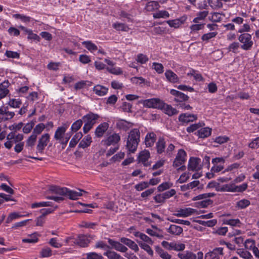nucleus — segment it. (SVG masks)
I'll use <instances>...</instances> for the list:
<instances>
[{"label":"nucleus","mask_w":259,"mask_h":259,"mask_svg":"<svg viewBox=\"0 0 259 259\" xmlns=\"http://www.w3.org/2000/svg\"><path fill=\"white\" fill-rule=\"evenodd\" d=\"M170 93L175 97L174 100L177 102H185L189 99V97L187 95L176 90H171Z\"/></svg>","instance_id":"6e6552de"},{"label":"nucleus","mask_w":259,"mask_h":259,"mask_svg":"<svg viewBox=\"0 0 259 259\" xmlns=\"http://www.w3.org/2000/svg\"><path fill=\"white\" fill-rule=\"evenodd\" d=\"M99 118V116L98 114L93 113H89L82 117V122L84 123L83 130L85 134H87L91 130L95 124L96 120Z\"/></svg>","instance_id":"f03ea898"},{"label":"nucleus","mask_w":259,"mask_h":259,"mask_svg":"<svg viewBox=\"0 0 259 259\" xmlns=\"http://www.w3.org/2000/svg\"><path fill=\"white\" fill-rule=\"evenodd\" d=\"M149 157L150 152L148 150H145L140 153L138 158L139 161L142 162L144 166H148L150 165V163L147 162Z\"/></svg>","instance_id":"aec40b11"},{"label":"nucleus","mask_w":259,"mask_h":259,"mask_svg":"<svg viewBox=\"0 0 259 259\" xmlns=\"http://www.w3.org/2000/svg\"><path fill=\"white\" fill-rule=\"evenodd\" d=\"M198 132L199 138H205L210 135L211 129L209 127H204L199 130Z\"/></svg>","instance_id":"72a5a7b5"},{"label":"nucleus","mask_w":259,"mask_h":259,"mask_svg":"<svg viewBox=\"0 0 259 259\" xmlns=\"http://www.w3.org/2000/svg\"><path fill=\"white\" fill-rule=\"evenodd\" d=\"M109 127V124L107 122H103L101 123L96 128L95 134L96 137L98 138L102 137L105 132Z\"/></svg>","instance_id":"f3484780"},{"label":"nucleus","mask_w":259,"mask_h":259,"mask_svg":"<svg viewBox=\"0 0 259 259\" xmlns=\"http://www.w3.org/2000/svg\"><path fill=\"white\" fill-rule=\"evenodd\" d=\"M234 184H226L221 187V190H222V192H234Z\"/></svg>","instance_id":"de8ad7c7"},{"label":"nucleus","mask_w":259,"mask_h":259,"mask_svg":"<svg viewBox=\"0 0 259 259\" xmlns=\"http://www.w3.org/2000/svg\"><path fill=\"white\" fill-rule=\"evenodd\" d=\"M154 18H166L169 17V13L166 11H159L153 14V15Z\"/></svg>","instance_id":"ea45409f"},{"label":"nucleus","mask_w":259,"mask_h":259,"mask_svg":"<svg viewBox=\"0 0 259 259\" xmlns=\"http://www.w3.org/2000/svg\"><path fill=\"white\" fill-rule=\"evenodd\" d=\"M208 11H204L199 12L197 14V17L193 20V22L197 23H199V20H204L208 15Z\"/></svg>","instance_id":"79ce46f5"},{"label":"nucleus","mask_w":259,"mask_h":259,"mask_svg":"<svg viewBox=\"0 0 259 259\" xmlns=\"http://www.w3.org/2000/svg\"><path fill=\"white\" fill-rule=\"evenodd\" d=\"M200 159L196 157H191L189 161L188 169L189 170H198L201 168Z\"/></svg>","instance_id":"1a4fd4ad"},{"label":"nucleus","mask_w":259,"mask_h":259,"mask_svg":"<svg viewBox=\"0 0 259 259\" xmlns=\"http://www.w3.org/2000/svg\"><path fill=\"white\" fill-rule=\"evenodd\" d=\"M245 247L247 249H252L254 255L259 258V250L255 246V242L253 240L247 239L245 242Z\"/></svg>","instance_id":"dca6fc26"},{"label":"nucleus","mask_w":259,"mask_h":259,"mask_svg":"<svg viewBox=\"0 0 259 259\" xmlns=\"http://www.w3.org/2000/svg\"><path fill=\"white\" fill-rule=\"evenodd\" d=\"M156 140V135L153 132L148 133L145 138V143L146 147H152Z\"/></svg>","instance_id":"412c9836"},{"label":"nucleus","mask_w":259,"mask_h":259,"mask_svg":"<svg viewBox=\"0 0 259 259\" xmlns=\"http://www.w3.org/2000/svg\"><path fill=\"white\" fill-rule=\"evenodd\" d=\"M159 7V3L156 1H150L148 2L146 6L147 11L151 12L157 10Z\"/></svg>","instance_id":"f704fd0d"},{"label":"nucleus","mask_w":259,"mask_h":259,"mask_svg":"<svg viewBox=\"0 0 259 259\" xmlns=\"http://www.w3.org/2000/svg\"><path fill=\"white\" fill-rule=\"evenodd\" d=\"M186 152L183 149H180L178 151L176 157L173 162V166L177 167L183 165L186 161Z\"/></svg>","instance_id":"0eeeda50"},{"label":"nucleus","mask_w":259,"mask_h":259,"mask_svg":"<svg viewBox=\"0 0 259 259\" xmlns=\"http://www.w3.org/2000/svg\"><path fill=\"white\" fill-rule=\"evenodd\" d=\"M82 123L83 122L82 119H78L76 120L72 124L71 126L72 131L74 132L78 131L81 126Z\"/></svg>","instance_id":"603ef678"},{"label":"nucleus","mask_w":259,"mask_h":259,"mask_svg":"<svg viewBox=\"0 0 259 259\" xmlns=\"http://www.w3.org/2000/svg\"><path fill=\"white\" fill-rule=\"evenodd\" d=\"M82 44L91 52L96 51L98 49L97 46L91 41H84Z\"/></svg>","instance_id":"37998d69"},{"label":"nucleus","mask_w":259,"mask_h":259,"mask_svg":"<svg viewBox=\"0 0 259 259\" xmlns=\"http://www.w3.org/2000/svg\"><path fill=\"white\" fill-rule=\"evenodd\" d=\"M116 127L119 130H122L124 131L128 130L132 126L133 124L123 119H119L117 120Z\"/></svg>","instance_id":"4be33fe9"},{"label":"nucleus","mask_w":259,"mask_h":259,"mask_svg":"<svg viewBox=\"0 0 259 259\" xmlns=\"http://www.w3.org/2000/svg\"><path fill=\"white\" fill-rule=\"evenodd\" d=\"M223 248L218 247L214 249L212 251L207 252L205 255V259H219L220 255H223Z\"/></svg>","instance_id":"9d476101"},{"label":"nucleus","mask_w":259,"mask_h":259,"mask_svg":"<svg viewBox=\"0 0 259 259\" xmlns=\"http://www.w3.org/2000/svg\"><path fill=\"white\" fill-rule=\"evenodd\" d=\"M160 109L163 110L164 112L168 116H172L178 113L176 109L173 108L171 105L164 103L163 101Z\"/></svg>","instance_id":"ddd939ff"},{"label":"nucleus","mask_w":259,"mask_h":259,"mask_svg":"<svg viewBox=\"0 0 259 259\" xmlns=\"http://www.w3.org/2000/svg\"><path fill=\"white\" fill-rule=\"evenodd\" d=\"M178 256L181 259H196V255L193 252L189 251L179 253Z\"/></svg>","instance_id":"2f4dec72"},{"label":"nucleus","mask_w":259,"mask_h":259,"mask_svg":"<svg viewBox=\"0 0 259 259\" xmlns=\"http://www.w3.org/2000/svg\"><path fill=\"white\" fill-rule=\"evenodd\" d=\"M138 242L139 243L140 246L142 249L145 250L150 255L153 256V251L149 245L146 244L145 243H143L141 242Z\"/></svg>","instance_id":"49530a36"},{"label":"nucleus","mask_w":259,"mask_h":259,"mask_svg":"<svg viewBox=\"0 0 259 259\" xmlns=\"http://www.w3.org/2000/svg\"><path fill=\"white\" fill-rule=\"evenodd\" d=\"M67 126H62L58 127L55 132L54 138L57 141L62 140L64 138Z\"/></svg>","instance_id":"393cba45"},{"label":"nucleus","mask_w":259,"mask_h":259,"mask_svg":"<svg viewBox=\"0 0 259 259\" xmlns=\"http://www.w3.org/2000/svg\"><path fill=\"white\" fill-rule=\"evenodd\" d=\"M250 204V201L247 199H242L237 203V206L239 208H245Z\"/></svg>","instance_id":"8fccbe9b"},{"label":"nucleus","mask_w":259,"mask_h":259,"mask_svg":"<svg viewBox=\"0 0 259 259\" xmlns=\"http://www.w3.org/2000/svg\"><path fill=\"white\" fill-rule=\"evenodd\" d=\"M5 55L8 58H19L20 54L16 52L11 51H6Z\"/></svg>","instance_id":"0e129e2a"},{"label":"nucleus","mask_w":259,"mask_h":259,"mask_svg":"<svg viewBox=\"0 0 259 259\" xmlns=\"http://www.w3.org/2000/svg\"><path fill=\"white\" fill-rule=\"evenodd\" d=\"M49 191L52 193L59 195L61 196H66L68 192V189L61 188L56 186H51L49 187Z\"/></svg>","instance_id":"f8f14e48"},{"label":"nucleus","mask_w":259,"mask_h":259,"mask_svg":"<svg viewBox=\"0 0 259 259\" xmlns=\"http://www.w3.org/2000/svg\"><path fill=\"white\" fill-rule=\"evenodd\" d=\"M240 44L238 42H234L230 44L228 47V50L234 53H237V50L239 49Z\"/></svg>","instance_id":"13d9d810"},{"label":"nucleus","mask_w":259,"mask_h":259,"mask_svg":"<svg viewBox=\"0 0 259 259\" xmlns=\"http://www.w3.org/2000/svg\"><path fill=\"white\" fill-rule=\"evenodd\" d=\"M50 141V135L48 133L42 135L39 139L36 146V149L38 152L42 153L45 147L48 145Z\"/></svg>","instance_id":"423d86ee"},{"label":"nucleus","mask_w":259,"mask_h":259,"mask_svg":"<svg viewBox=\"0 0 259 259\" xmlns=\"http://www.w3.org/2000/svg\"><path fill=\"white\" fill-rule=\"evenodd\" d=\"M108 241L109 243L112 246V248H114L118 251L126 252L128 250L126 246L119 242L114 241L110 238L108 239Z\"/></svg>","instance_id":"9b49d317"},{"label":"nucleus","mask_w":259,"mask_h":259,"mask_svg":"<svg viewBox=\"0 0 259 259\" xmlns=\"http://www.w3.org/2000/svg\"><path fill=\"white\" fill-rule=\"evenodd\" d=\"M22 102L20 99H10L9 105L13 108H19Z\"/></svg>","instance_id":"3c124183"},{"label":"nucleus","mask_w":259,"mask_h":259,"mask_svg":"<svg viewBox=\"0 0 259 259\" xmlns=\"http://www.w3.org/2000/svg\"><path fill=\"white\" fill-rule=\"evenodd\" d=\"M197 115L187 113L181 114L179 117V121L184 123L192 122L197 119Z\"/></svg>","instance_id":"a211bd4d"},{"label":"nucleus","mask_w":259,"mask_h":259,"mask_svg":"<svg viewBox=\"0 0 259 259\" xmlns=\"http://www.w3.org/2000/svg\"><path fill=\"white\" fill-rule=\"evenodd\" d=\"M183 228L180 226L171 225L167 229V232L174 235H180L183 232Z\"/></svg>","instance_id":"c85d7f7f"},{"label":"nucleus","mask_w":259,"mask_h":259,"mask_svg":"<svg viewBox=\"0 0 259 259\" xmlns=\"http://www.w3.org/2000/svg\"><path fill=\"white\" fill-rule=\"evenodd\" d=\"M162 102V101L161 100L157 98L144 100L141 102L145 107L159 109H160L161 107Z\"/></svg>","instance_id":"39448f33"},{"label":"nucleus","mask_w":259,"mask_h":259,"mask_svg":"<svg viewBox=\"0 0 259 259\" xmlns=\"http://www.w3.org/2000/svg\"><path fill=\"white\" fill-rule=\"evenodd\" d=\"M82 137V134L81 132L76 133L71 139L69 142V147H74L77 144L79 140Z\"/></svg>","instance_id":"e433bc0d"},{"label":"nucleus","mask_w":259,"mask_h":259,"mask_svg":"<svg viewBox=\"0 0 259 259\" xmlns=\"http://www.w3.org/2000/svg\"><path fill=\"white\" fill-rule=\"evenodd\" d=\"M120 140V137L117 134H113L108 137L107 139L105 140V144L107 146L114 145L117 143Z\"/></svg>","instance_id":"5701e85b"},{"label":"nucleus","mask_w":259,"mask_h":259,"mask_svg":"<svg viewBox=\"0 0 259 259\" xmlns=\"http://www.w3.org/2000/svg\"><path fill=\"white\" fill-rule=\"evenodd\" d=\"M140 132L139 129L134 128L128 133L126 147L131 152L134 153L136 150L140 142Z\"/></svg>","instance_id":"f257e3e1"},{"label":"nucleus","mask_w":259,"mask_h":259,"mask_svg":"<svg viewBox=\"0 0 259 259\" xmlns=\"http://www.w3.org/2000/svg\"><path fill=\"white\" fill-rule=\"evenodd\" d=\"M52 205V203L51 202H41L33 203L31 205V207L34 208L40 207L51 206Z\"/></svg>","instance_id":"09e8293b"},{"label":"nucleus","mask_w":259,"mask_h":259,"mask_svg":"<svg viewBox=\"0 0 259 259\" xmlns=\"http://www.w3.org/2000/svg\"><path fill=\"white\" fill-rule=\"evenodd\" d=\"M9 84L8 80H5L0 84V100L5 98L8 94L9 92L8 89Z\"/></svg>","instance_id":"b1692460"},{"label":"nucleus","mask_w":259,"mask_h":259,"mask_svg":"<svg viewBox=\"0 0 259 259\" xmlns=\"http://www.w3.org/2000/svg\"><path fill=\"white\" fill-rule=\"evenodd\" d=\"M153 68L158 73L163 72V66L161 63H153Z\"/></svg>","instance_id":"680f3d73"},{"label":"nucleus","mask_w":259,"mask_h":259,"mask_svg":"<svg viewBox=\"0 0 259 259\" xmlns=\"http://www.w3.org/2000/svg\"><path fill=\"white\" fill-rule=\"evenodd\" d=\"M107 70L112 74L119 75L122 73L121 69L120 68H116L112 66L111 67H107Z\"/></svg>","instance_id":"052dcab7"},{"label":"nucleus","mask_w":259,"mask_h":259,"mask_svg":"<svg viewBox=\"0 0 259 259\" xmlns=\"http://www.w3.org/2000/svg\"><path fill=\"white\" fill-rule=\"evenodd\" d=\"M248 146L252 149H255L259 147V137L255 138L253 141L250 143Z\"/></svg>","instance_id":"774afa93"},{"label":"nucleus","mask_w":259,"mask_h":259,"mask_svg":"<svg viewBox=\"0 0 259 259\" xmlns=\"http://www.w3.org/2000/svg\"><path fill=\"white\" fill-rule=\"evenodd\" d=\"M224 223L232 226H237L240 224V221L239 219H229L226 220Z\"/></svg>","instance_id":"864d4df0"},{"label":"nucleus","mask_w":259,"mask_h":259,"mask_svg":"<svg viewBox=\"0 0 259 259\" xmlns=\"http://www.w3.org/2000/svg\"><path fill=\"white\" fill-rule=\"evenodd\" d=\"M40 253L41 257H48L52 255V251L50 247H45L41 249Z\"/></svg>","instance_id":"a18cd8bd"},{"label":"nucleus","mask_w":259,"mask_h":259,"mask_svg":"<svg viewBox=\"0 0 259 259\" xmlns=\"http://www.w3.org/2000/svg\"><path fill=\"white\" fill-rule=\"evenodd\" d=\"M120 240L121 243L127 245L128 247L134 250L135 252L138 251V246L134 241L125 237L121 238Z\"/></svg>","instance_id":"6ab92c4d"},{"label":"nucleus","mask_w":259,"mask_h":259,"mask_svg":"<svg viewBox=\"0 0 259 259\" xmlns=\"http://www.w3.org/2000/svg\"><path fill=\"white\" fill-rule=\"evenodd\" d=\"M45 128V125L44 123H39L36 125V126L33 129V131L32 132L33 135H34L37 136V135L41 134L42 131Z\"/></svg>","instance_id":"c03bdc74"},{"label":"nucleus","mask_w":259,"mask_h":259,"mask_svg":"<svg viewBox=\"0 0 259 259\" xmlns=\"http://www.w3.org/2000/svg\"><path fill=\"white\" fill-rule=\"evenodd\" d=\"M239 41L242 44L240 46L242 49L245 51L250 50L252 48L253 42L251 40V35L249 33H243L238 37Z\"/></svg>","instance_id":"7ed1b4c3"},{"label":"nucleus","mask_w":259,"mask_h":259,"mask_svg":"<svg viewBox=\"0 0 259 259\" xmlns=\"http://www.w3.org/2000/svg\"><path fill=\"white\" fill-rule=\"evenodd\" d=\"M103 256L96 252H90L87 254V259H101Z\"/></svg>","instance_id":"338daca9"},{"label":"nucleus","mask_w":259,"mask_h":259,"mask_svg":"<svg viewBox=\"0 0 259 259\" xmlns=\"http://www.w3.org/2000/svg\"><path fill=\"white\" fill-rule=\"evenodd\" d=\"M157 152L158 154H161L164 151L165 148V142L164 138L160 137L156 144Z\"/></svg>","instance_id":"c756f323"},{"label":"nucleus","mask_w":259,"mask_h":259,"mask_svg":"<svg viewBox=\"0 0 259 259\" xmlns=\"http://www.w3.org/2000/svg\"><path fill=\"white\" fill-rule=\"evenodd\" d=\"M196 222L198 223L200 225H203L204 226H207L209 227H212L215 226L217 223V220L216 219H213L211 220L205 221L202 220H197Z\"/></svg>","instance_id":"c9c22d12"},{"label":"nucleus","mask_w":259,"mask_h":259,"mask_svg":"<svg viewBox=\"0 0 259 259\" xmlns=\"http://www.w3.org/2000/svg\"><path fill=\"white\" fill-rule=\"evenodd\" d=\"M165 75L167 79L170 82L176 83L179 82V77L177 75L170 70H166Z\"/></svg>","instance_id":"a878e982"},{"label":"nucleus","mask_w":259,"mask_h":259,"mask_svg":"<svg viewBox=\"0 0 259 259\" xmlns=\"http://www.w3.org/2000/svg\"><path fill=\"white\" fill-rule=\"evenodd\" d=\"M172 186V184H170L168 182L163 183L157 187L158 191L159 192H162L166 189H169Z\"/></svg>","instance_id":"6e6d98bb"},{"label":"nucleus","mask_w":259,"mask_h":259,"mask_svg":"<svg viewBox=\"0 0 259 259\" xmlns=\"http://www.w3.org/2000/svg\"><path fill=\"white\" fill-rule=\"evenodd\" d=\"M82 192L87 193L83 190L78 189V191H72L68 189V192L66 194V196H68L69 199L72 200H76L78 199V197L81 196L82 194Z\"/></svg>","instance_id":"cd10ccee"},{"label":"nucleus","mask_w":259,"mask_h":259,"mask_svg":"<svg viewBox=\"0 0 259 259\" xmlns=\"http://www.w3.org/2000/svg\"><path fill=\"white\" fill-rule=\"evenodd\" d=\"M37 137L36 136L32 134L26 141V147L28 148L29 149L32 148L35 145V143L36 141Z\"/></svg>","instance_id":"58836bf2"},{"label":"nucleus","mask_w":259,"mask_h":259,"mask_svg":"<svg viewBox=\"0 0 259 259\" xmlns=\"http://www.w3.org/2000/svg\"><path fill=\"white\" fill-rule=\"evenodd\" d=\"M24 136L22 134H18L12 140L7 141L4 144L5 146L7 149H11L14 144H17L22 142L21 141L23 139Z\"/></svg>","instance_id":"2eb2a0df"},{"label":"nucleus","mask_w":259,"mask_h":259,"mask_svg":"<svg viewBox=\"0 0 259 259\" xmlns=\"http://www.w3.org/2000/svg\"><path fill=\"white\" fill-rule=\"evenodd\" d=\"M104 255L107 256L109 259H120L121 257V256L117 252L109 250L104 252Z\"/></svg>","instance_id":"a19ab883"},{"label":"nucleus","mask_w":259,"mask_h":259,"mask_svg":"<svg viewBox=\"0 0 259 259\" xmlns=\"http://www.w3.org/2000/svg\"><path fill=\"white\" fill-rule=\"evenodd\" d=\"M93 91L96 95L103 96L107 93L108 89L103 85L97 84L94 87Z\"/></svg>","instance_id":"bb28decb"},{"label":"nucleus","mask_w":259,"mask_h":259,"mask_svg":"<svg viewBox=\"0 0 259 259\" xmlns=\"http://www.w3.org/2000/svg\"><path fill=\"white\" fill-rule=\"evenodd\" d=\"M112 26L118 31H128L130 29L128 26L124 23L116 22L114 23Z\"/></svg>","instance_id":"4c0bfd02"},{"label":"nucleus","mask_w":259,"mask_h":259,"mask_svg":"<svg viewBox=\"0 0 259 259\" xmlns=\"http://www.w3.org/2000/svg\"><path fill=\"white\" fill-rule=\"evenodd\" d=\"M172 249L177 251L183 250L185 248V245L183 243L177 244L175 242H172Z\"/></svg>","instance_id":"69168bd1"},{"label":"nucleus","mask_w":259,"mask_h":259,"mask_svg":"<svg viewBox=\"0 0 259 259\" xmlns=\"http://www.w3.org/2000/svg\"><path fill=\"white\" fill-rule=\"evenodd\" d=\"M137 61L141 64H144L148 61V58L145 55L140 54L137 56Z\"/></svg>","instance_id":"e2e57ef3"},{"label":"nucleus","mask_w":259,"mask_h":259,"mask_svg":"<svg viewBox=\"0 0 259 259\" xmlns=\"http://www.w3.org/2000/svg\"><path fill=\"white\" fill-rule=\"evenodd\" d=\"M149 187V184L147 182H143L141 183H139L138 184H137L135 186V189L136 190L138 191H141L143 190L144 189L148 188Z\"/></svg>","instance_id":"5fc2aeb1"},{"label":"nucleus","mask_w":259,"mask_h":259,"mask_svg":"<svg viewBox=\"0 0 259 259\" xmlns=\"http://www.w3.org/2000/svg\"><path fill=\"white\" fill-rule=\"evenodd\" d=\"M195 212L194 209L188 207L184 209H180L177 211V213H175L174 215L178 217H187Z\"/></svg>","instance_id":"4468645a"},{"label":"nucleus","mask_w":259,"mask_h":259,"mask_svg":"<svg viewBox=\"0 0 259 259\" xmlns=\"http://www.w3.org/2000/svg\"><path fill=\"white\" fill-rule=\"evenodd\" d=\"M91 142L92 137L90 135H88L80 142L78 147L83 149L85 148L90 145Z\"/></svg>","instance_id":"7c9ffc66"},{"label":"nucleus","mask_w":259,"mask_h":259,"mask_svg":"<svg viewBox=\"0 0 259 259\" xmlns=\"http://www.w3.org/2000/svg\"><path fill=\"white\" fill-rule=\"evenodd\" d=\"M93 237L90 235L79 234L75 239V244H76L81 247H86L90 243Z\"/></svg>","instance_id":"20e7f679"},{"label":"nucleus","mask_w":259,"mask_h":259,"mask_svg":"<svg viewBox=\"0 0 259 259\" xmlns=\"http://www.w3.org/2000/svg\"><path fill=\"white\" fill-rule=\"evenodd\" d=\"M166 23L170 27L174 28H178L181 24V22L178 19L168 20L166 21Z\"/></svg>","instance_id":"bf43d9fd"},{"label":"nucleus","mask_w":259,"mask_h":259,"mask_svg":"<svg viewBox=\"0 0 259 259\" xmlns=\"http://www.w3.org/2000/svg\"><path fill=\"white\" fill-rule=\"evenodd\" d=\"M237 253L238 254L240 255V257H242L244 259L252 258V256L251 254V253L248 251L245 250L244 249H238L237 251Z\"/></svg>","instance_id":"473e14b6"},{"label":"nucleus","mask_w":259,"mask_h":259,"mask_svg":"<svg viewBox=\"0 0 259 259\" xmlns=\"http://www.w3.org/2000/svg\"><path fill=\"white\" fill-rule=\"evenodd\" d=\"M217 32H212L206 33L202 36L201 39L203 41H208L210 39L214 37L217 35Z\"/></svg>","instance_id":"4d7b16f0"}]
</instances>
